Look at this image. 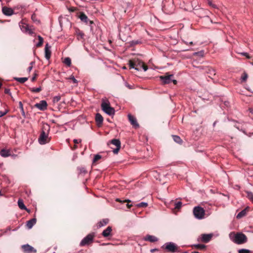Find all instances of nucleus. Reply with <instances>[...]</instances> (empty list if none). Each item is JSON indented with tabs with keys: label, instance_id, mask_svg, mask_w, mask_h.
I'll use <instances>...</instances> for the list:
<instances>
[{
	"label": "nucleus",
	"instance_id": "obj_40",
	"mask_svg": "<svg viewBox=\"0 0 253 253\" xmlns=\"http://www.w3.org/2000/svg\"><path fill=\"white\" fill-rule=\"evenodd\" d=\"M30 90L31 91H32L33 92H39L42 90V87H37V88L33 87V88H30Z\"/></svg>",
	"mask_w": 253,
	"mask_h": 253
},
{
	"label": "nucleus",
	"instance_id": "obj_42",
	"mask_svg": "<svg viewBox=\"0 0 253 253\" xmlns=\"http://www.w3.org/2000/svg\"><path fill=\"white\" fill-rule=\"evenodd\" d=\"M80 173H86L87 172L85 169L84 167L78 168Z\"/></svg>",
	"mask_w": 253,
	"mask_h": 253
},
{
	"label": "nucleus",
	"instance_id": "obj_49",
	"mask_svg": "<svg viewBox=\"0 0 253 253\" xmlns=\"http://www.w3.org/2000/svg\"><path fill=\"white\" fill-rule=\"evenodd\" d=\"M8 112V110H5L4 112L0 111V118L3 117L5 115H6Z\"/></svg>",
	"mask_w": 253,
	"mask_h": 253
},
{
	"label": "nucleus",
	"instance_id": "obj_43",
	"mask_svg": "<svg viewBox=\"0 0 253 253\" xmlns=\"http://www.w3.org/2000/svg\"><path fill=\"white\" fill-rule=\"evenodd\" d=\"M148 206L147 203L141 202L137 205L138 207H146Z\"/></svg>",
	"mask_w": 253,
	"mask_h": 253
},
{
	"label": "nucleus",
	"instance_id": "obj_15",
	"mask_svg": "<svg viewBox=\"0 0 253 253\" xmlns=\"http://www.w3.org/2000/svg\"><path fill=\"white\" fill-rule=\"evenodd\" d=\"M51 46L48 43H46L45 45V58L47 60H49L51 57V52L50 50Z\"/></svg>",
	"mask_w": 253,
	"mask_h": 253
},
{
	"label": "nucleus",
	"instance_id": "obj_37",
	"mask_svg": "<svg viewBox=\"0 0 253 253\" xmlns=\"http://www.w3.org/2000/svg\"><path fill=\"white\" fill-rule=\"evenodd\" d=\"M102 158V156L99 154H96L94 156V158L92 160V163H94L98 160H100Z\"/></svg>",
	"mask_w": 253,
	"mask_h": 253
},
{
	"label": "nucleus",
	"instance_id": "obj_61",
	"mask_svg": "<svg viewBox=\"0 0 253 253\" xmlns=\"http://www.w3.org/2000/svg\"><path fill=\"white\" fill-rule=\"evenodd\" d=\"M229 102L228 101H225L224 102V104H225V106H227L229 105Z\"/></svg>",
	"mask_w": 253,
	"mask_h": 253
},
{
	"label": "nucleus",
	"instance_id": "obj_5",
	"mask_svg": "<svg viewBox=\"0 0 253 253\" xmlns=\"http://www.w3.org/2000/svg\"><path fill=\"white\" fill-rule=\"evenodd\" d=\"M50 140V138L48 137V133L42 130L38 138V142L41 145H44L48 143Z\"/></svg>",
	"mask_w": 253,
	"mask_h": 253
},
{
	"label": "nucleus",
	"instance_id": "obj_18",
	"mask_svg": "<svg viewBox=\"0 0 253 253\" xmlns=\"http://www.w3.org/2000/svg\"><path fill=\"white\" fill-rule=\"evenodd\" d=\"M95 121L98 126L102 125L103 121V118L99 113H97L95 115Z\"/></svg>",
	"mask_w": 253,
	"mask_h": 253
},
{
	"label": "nucleus",
	"instance_id": "obj_48",
	"mask_svg": "<svg viewBox=\"0 0 253 253\" xmlns=\"http://www.w3.org/2000/svg\"><path fill=\"white\" fill-rule=\"evenodd\" d=\"M69 79L72 80L74 83L77 84L78 83V81L75 79V77L73 75L71 76L69 78Z\"/></svg>",
	"mask_w": 253,
	"mask_h": 253
},
{
	"label": "nucleus",
	"instance_id": "obj_26",
	"mask_svg": "<svg viewBox=\"0 0 253 253\" xmlns=\"http://www.w3.org/2000/svg\"><path fill=\"white\" fill-rule=\"evenodd\" d=\"M28 78L27 77H22V78L15 77V78H14V80L15 81H16L21 84L24 83L25 82H26L28 80Z\"/></svg>",
	"mask_w": 253,
	"mask_h": 253
},
{
	"label": "nucleus",
	"instance_id": "obj_4",
	"mask_svg": "<svg viewBox=\"0 0 253 253\" xmlns=\"http://www.w3.org/2000/svg\"><path fill=\"white\" fill-rule=\"evenodd\" d=\"M95 234L94 232H92L88 234L81 241L80 243V246L81 247L85 246L92 242Z\"/></svg>",
	"mask_w": 253,
	"mask_h": 253
},
{
	"label": "nucleus",
	"instance_id": "obj_13",
	"mask_svg": "<svg viewBox=\"0 0 253 253\" xmlns=\"http://www.w3.org/2000/svg\"><path fill=\"white\" fill-rule=\"evenodd\" d=\"M127 117L129 121L130 122L131 125H132L133 127H134L135 128L139 127V125L137 123L136 119L135 118V117L129 114H128Z\"/></svg>",
	"mask_w": 253,
	"mask_h": 253
},
{
	"label": "nucleus",
	"instance_id": "obj_20",
	"mask_svg": "<svg viewBox=\"0 0 253 253\" xmlns=\"http://www.w3.org/2000/svg\"><path fill=\"white\" fill-rule=\"evenodd\" d=\"M37 220L35 218H33L27 222L26 225L28 229H31L33 226L36 223Z\"/></svg>",
	"mask_w": 253,
	"mask_h": 253
},
{
	"label": "nucleus",
	"instance_id": "obj_57",
	"mask_svg": "<svg viewBox=\"0 0 253 253\" xmlns=\"http://www.w3.org/2000/svg\"><path fill=\"white\" fill-rule=\"evenodd\" d=\"M158 249L157 248L153 249L150 250L151 253H154L155 252L158 251Z\"/></svg>",
	"mask_w": 253,
	"mask_h": 253
},
{
	"label": "nucleus",
	"instance_id": "obj_32",
	"mask_svg": "<svg viewBox=\"0 0 253 253\" xmlns=\"http://www.w3.org/2000/svg\"><path fill=\"white\" fill-rule=\"evenodd\" d=\"M39 42L36 43L37 47H40L42 45L43 42V38L41 36H38Z\"/></svg>",
	"mask_w": 253,
	"mask_h": 253
},
{
	"label": "nucleus",
	"instance_id": "obj_9",
	"mask_svg": "<svg viewBox=\"0 0 253 253\" xmlns=\"http://www.w3.org/2000/svg\"><path fill=\"white\" fill-rule=\"evenodd\" d=\"M79 17L82 22L85 23L86 24L89 25L90 26L91 29L92 28L91 25L93 24V21L90 20L84 13L81 12Z\"/></svg>",
	"mask_w": 253,
	"mask_h": 253
},
{
	"label": "nucleus",
	"instance_id": "obj_8",
	"mask_svg": "<svg viewBox=\"0 0 253 253\" xmlns=\"http://www.w3.org/2000/svg\"><path fill=\"white\" fill-rule=\"evenodd\" d=\"M173 74H169V73H166L164 76H160V79L162 83L164 84H169L171 82L172 78H173Z\"/></svg>",
	"mask_w": 253,
	"mask_h": 253
},
{
	"label": "nucleus",
	"instance_id": "obj_17",
	"mask_svg": "<svg viewBox=\"0 0 253 253\" xmlns=\"http://www.w3.org/2000/svg\"><path fill=\"white\" fill-rule=\"evenodd\" d=\"M143 240L146 241H149L150 242L154 243L158 241V239L154 236L147 235L144 238Z\"/></svg>",
	"mask_w": 253,
	"mask_h": 253
},
{
	"label": "nucleus",
	"instance_id": "obj_10",
	"mask_svg": "<svg viewBox=\"0 0 253 253\" xmlns=\"http://www.w3.org/2000/svg\"><path fill=\"white\" fill-rule=\"evenodd\" d=\"M19 26L23 32L28 34L30 35H32L34 34L32 30L29 28L28 25L27 24L21 23L20 24Z\"/></svg>",
	"mask_w": 253,
	"mask_h": 253
},
{
	"label": "nucleus",
	"instance_id": "obj_36",
	"mask_svg": "<svg viewBox=\"0 0 253 253\" xmlns=\"http://www.w3.org/2000/svg\"><path fill=\"white\" fill-rule=\"evenodd\" d=\"M19 108L20 109V110L21 111L22 115L24 117H26L25 116V112H24V110L22 102L20 101L19 102Z\"/></svg>",
	"mask_w": 253,
	"mask_h": 253
},
{
	"label": "nucleus",
	"instance_id": "obj_14",
	"mask_svg": "<svg viewBox=\"0 0 253 253\" xmlns=\"http://www.w3.org/2000/svg\"><path fill=\"white\" fill-rule=\"evenodd\" d=\"M2 12L4 15L7 16H10L14 13L13 10L11 8L7 6H3L2 7Z\"/></svg>",
	"mask_w": 253,
	"mask_h": 253
},
{
	"label": "nucleus",
	"instance_id": "obj_30",
	"mask_svg": "<svg viewBox=\"0 0 253 253\" xmlns=\"http://www.w3.org/2000/svg\"><path fill=\"white\" fill-rule=\"evenodd\" d=\"M236 233H235L234 232H231L229 234V237L230 239L234 243H235V241L236 238Z\"/></svg>",
	"mask_w": 253,
	"mask_h": 253
},
{
	"label": "nucleus",
	"instance_id": "obj_38",
	"mask_svg": "<svg viewBox=\"0 0 253 253\" xmlns=\"http://www.w3.org/2000/svg\"><path fill=\"white\" fill-rule=\"evenodd\" d=\"M252 252L248 249H241L238 250V253H251Z\"/></svg>",
	"mask_w": 253,
	"mask_h": 253
},
{
	"label": "nucleus",
	"instance_id": "obj_3",
	"mask_svg": "<svg viewBox=\"0 0 253 253\" xmlns=\"http://www.w3.org/2000/svg\"><path fill=\"white\" fill-rule=\"evenodd\" d=\"M193 214L196 218L202 219L205 217V211L200 206H196L193 209Z\"/></svg>",
	"mask_w": 253,
	"mask_h": 253
},
{
	"label": "nucleus",
	"instance_id": "obj_33",
	"mask_svg": "<svg viewBox=\"0 0 253 253\" xmlns=\"http://www.w3.org/2000/svg\"><path fill=\"white\" fill-rule=\"evenodd\" d=\"M64 63L70 67L71 65V59L69 57H66L64 60Z\"/></svg>",
	"mask_w": 253,
	"mask_h": 253
},
{
	"label": "nucleus",
	"instance_id": "obj_52",
	"mask_svg": "<svg viewBox=\"0 0 253 253\" xmlns=\"http://www.w3.org/2000/svg\"><path fill=\"white\" fill-rule=\"evenodd\" d=\"M4 93L5 94H9L10 96H11V93L10 92V90L8 88H5V90H4Z\"/></svg>",
	"mask_w": 253,
	"mask_h": 253
},
{
	"label": "nucleus",
	"instance_id": "obj_56",
	"mask_svg": "<svg viewBox=\"0 0 253 253\" xmlns=\"http://www.w3.org/2000/svg\"><path fill=\"white\" fill-rule=\"evenodd\" d=\"M125 85L129 89H131L132 87H131V86L130 85H129V84H128L127 83H125Z\"/></svg>",
	"mask_w": 253,
	"mask_h": 253
},
{
	"label": "nucleus",
	"instance_id": "obj_39",
	"mask_svg": "<svg viewBox=\"0 0 253 253\" xmlns=\"http://www.w3.org/2000/svg\"><path fill=\"white\" fill-rule=\"evenodd\" d=\"M61 99V96L60 95L55 96L53 98V102L54 103H57Z\"/></svg>",
	"mask_w": 253,
	"mask_h": 253
},
{
	"label": "nucleus",
	"instance_id": "obj_31",
	"mask_svg": "<svg viewBox=\"0 0 253 253\" xmlns=\"http://www.w3.org/2000/svg\"><path fill=\"white\" fill-rule=\"evenodd\" d=\"M247 198L253 203V193L251 191H247Z\"/></svg>",
	"mask_w": 253,
	"mask_h": 253
},
{
	"label": "nucleus",
	"instance_id": "obj_44",
	"mask_svg": "<svg viewBox=\"0 0 253 253\" xmlns=\"http://www.w3.org/2000/svg\"><path fill=\"white\" fill-rule=\"evenodd\" d=\"M194 246L197 248L200 249H204L206 248V246L203 244H196L194 245Z\"/></svg>",
	"mask_w": 253,
	"mask_h": 253
},
{
	"label": "nucleus",
	"instance_id": "obj_58",
	"mask_svg": "<svg viewBox=\"0 0 253 253\" xmlns=\"http://www.w3.org/2000/svg\"><path fill=\"white\" fill-rule=\"evenodd\" d=\"M173 78H172V80H171V82H172L174 84H177V81L173 79Z\"/></svg>",
	"mask_w": 253,
	"mask_h": 253
},
{
	"label": "nucleus",
	"instance_id": "obj_46",
	"mask_svg": "<svg viewBox=\"0 0 253 253\" xmlns=\"http://www.w3.org/2000/svg\"><path fill=\"white\" fill-rule=\"evenodd\" d=\"M248 78V75L246 73H244L243 75L241 77L242 81H246Z\"/></svg>",
	"mask_w": 253,
	"mask_h": 253
},
{
	"label": "nucleus",
	"instance_id": "obj_54",
	"mask_svg": "<svg viewBox=\"0 0 253 253\" xmlns=\"http://www.w3.org/2000/svg\"><path fill=\"white\" fill-rule=\"evenodd\" d=\"M73 141H74V142L75 144H78V143H80L81 142V139H74Z\"/></svg>",
	"mask_w": 253,
	"mask_h": 253
},
{
	"label": "nucleus",
	"instance_id": "obj_63",
	"mask_svg": "<svg viewBox=\"0 0 253 253\" xmlns=\"http://www.w3.org/2000/svg\"><path fill=\"white\" fill-rule=\"evenodd\" d=\"M183 42H184L185 44L188 45L189 44V42H186V41H182Z\"/></svg>",
	"mask_w": 253,
	"mask_h": 253
},
{
	"label": "nucleus",
	"instance_id": "obj_25",
	"mask_svg": "<svg viewBox=\"0 0 253 253\" xmlns=\"http://www.w3.org/2000/svg\"><path fill=\"white\" fill-rule=\"evenodd\" d=\"M133 61L135 63V67H140L143 64V62L138 58H134Z\"/></svg>",
	"mask_w": 253,
	"mask_h": 253
},
{
	"label": "nucleus",
	"instance_id": "obj_47",
	"mask_svg": "<svg viewBox=\"0 0 253 253\" xmlns=\"http://www.w3.org/2000/svg\"><path fill=\"white\" fill-rule=\"evenodd\" d=\"M139 68H140V70L143 69L145 72L148 69V67H147V66L145 65L144 63L140 67H139Z\"/></svg>",
	"mask_w": 253,
	"mask_h": 253
},
{
	"label": "nucleus",
	"instance_id": "obj_51",
	"mask_svg": "<svg viewBox=\"0 0 253 253\" xmlns=\"http://www.w3.org/2000/svg\"><path fill=\"white\" fill-rule=\"evenodd\" d=\"M209 73L211 75H215V70L214 69H211L209 70Z\"/></svg>",
	"mask_w": 253,
	"mask_h": 253
},
{
	"label": "nucleus",
	"instance_id": "obj_19",
	"mask_svg": "<svg viewBox=\"0 0 253 253\" xmlns=\"http://www.w3.org/2000/svg\"><path fill=\"white\" fill-rule=\"evenodd\" d=\"M0 155L4 158L8 157L10 156V151L8 149H2L0 151Z\"/></svg>",
	"mask_w": 253,
	"mask_h": 253
},
{
	"label": "nucleus",
	"instance_id": "obj_28",
	"mask_svg": "<svg viewBox=\"0 0 253 253\" xmlns=\"http://www.w3.org/2000/svg\"><path fill=\"white\" fill-rule=\"evenodd\" d=\"M108 219H103L102 220L98 222V227H101L102 226H105L108 223Z\"/></svg>",
	"mask_w": 253,
	"mask_h": 253
},
{
	"label": "nucleus",
	"instance_id": "obj_50",
	"mask_svg": "<svg viewBox=\"0 0 253 253\" xmlns=\"http://www.w3.org/2000/svg\"><path fill=\"white\" fill-rule=\"evenodd\" d=\"M240 54L243 56H246L248 59L250 58V55L247 52H241Z\"/></svg>",
	"mask_w": 253,
	"mask_h": 253
},
{
	"label": "nucleus",
	"instance_id": "obj_59",
	"mask_svg": "<svg viewBox=\"0 0 253 253\" xmlns=\"http://www.w3.org/2000/svg\"><path fill=\"white\" fill-rule=\"evenodd\" d=\"M32 69H33V66H30L28 68V69H27L28 72H30Z\"/></svg>",
	"mask_w": 253,
	"mask_h": 253
},
{
	"label": "nucleus",
	"instance_id": "obj_53",
	"mask_svg": "<svg viewBox=\"0 0 253 253\" xmlns=\"http://www.w3.org/2000/svg\"><path fill=\"white\" fill-rule=\"evenodd\" d=\"M208 0V4L213 7H216V5L214 4H212V2H211V0Z\"/></svg>",
	"mask_w": 253,
	"mask_h": 253
},
{
	"label": "nucleus",
	"instance_id": "obj_62",
	"mask_svg": "<svg viewBox=\"0 0 253 253\" xmlns=\"http://www.w3.org/2000/svg\"><path fill=\"white\" fill-rule=\"evenodd\" d=\"M162 8L163 9H164L165 8V4L164 3V2L163 3Z\"/></svg>",
	"mask_w": 253,
	"mask_h": 253
},
{
	"label": "nucleus",
	"instance_id": "obj_29",
	"mask_svg": "<svg viewBox=\"0 0 253 253\" xmlns=\"http://www.w3.org/2000/svg\"><path fill=\"white\" fill-rule=\"evenodd\" d=\"M18 205L19 208L21 210L26 209V207L25 206L23 200L21 199L18 200Z\"/></svg>",
	"mask_w": 253,
	"mask_h": 253
},
{
	"label": "nucleus",
	"instance_id": "obj_6",
	"mask_svg": "<svg viewBox=\"0 0 253 253\" xmlns=\"http://www.w3.org/2000/svg\"><path fill=\"white\" fill-rule=\"evenodd\" d=\"M236 237V238L235 241V243L238 245L245 243L248 241L247 237L246 235L242 232L237 233Z\"/></svg>",
	"mask_w": 253,
	"mask_h": 253
},
{
	"label": "nucleus",
	"instance_id": "obj_41",
	"mask_svg": "<svg viewBox=\"0 0 253 253\" xmlns=\"http://www.w3.org/2000/svg\"><path fill=\"white\" fill-rule=\"evenodd\" d=\"M141 42L139 40H133L130 42V45L131 46H134L136 44H138L140 43Z\"/></svg>",
	"mask_w": 253,
	"mask_h": 253
},
{
	"label": "nucleus",
	"instance_id": "obj_27",
	"mask_svg": "<svg viewBox=\"0 0 253 253\" xmlns=\"http://www.w3.org/2000/svg\"><path fill=\"white\" fill-rule=\"evenodd\" d=\"M172 138H173V140L176 143H178V144H181L182 143V140L181 139V138L179 136L176 135H172Z\"/></svg>",
	"mask_w": 253,
	"mask_h": 253
},
{
	"label": "nucleus",
	"instance_id": "obj_1",
	"mask_svg": "<svg viewBox=\"0 0 253 253\" xmlns=\"http://www.w3.org/2000/svg\"><path fill=\"white\" fill-rule=\"evenodd\" d=\"M102 110L107 115L109 116H113L115 113L114 108L110 106V103L108 100H103L101 105Z\"/></svg>",
	"mask_w": 253,
	"mask_h": 253
},
{
	"label": "nucleus",
	"instance_id": "obj_2",
	"mask_svg": "<svg viewBox=\"0 0 253 253\" xmlns=\"http://www.w3.org/2000/svg\"><path fill=\"white\" fill-rule=\"evenodd\" d=\"M108 145L113 149L114 154H117L121 148V143L119 139H113L108 143Z\"/></svg>",
	"mask_w": 253,
	"mask_h": 253
},
{
	"label": "nucleus",
	"instance_id": "obj_16",
	"mask_svg": "<svg viewBox=\"0 0 253 253\" xmlns=\"http://www.w3.org/2000/svg\"><path fill=\"white\" fill-rule=\"evenodd\" d=\"M213 236L212 234H203L202 235V241L204 243H208Z\"/></svg>",
	"mask_w": 253,
	"mask_h": 253
},
{
	"label": "nucleus",
	"instance_id": "obj_60",
	"mask_svg": "<svg viewBox=\"0 0 253 253\" xmlns=\"http://www.w3.org/2000/svg\"><path fill=\"white\" fill-rule=\"evenodd\" d=\"M36 76H37V75L35 74V76L32 78V79H31L32 82H34L35 80V79L36 78Z\"/></svg>",
	"mask_w": 253,
	"mask_h": 253
},
{
	"label": "nucleus",
	"instance_id": "obj_64",
	"mask_svg": "<svg viewBox=\"0 0 253 253\" xmlns=\"http://www.w3.org/2000/svg\"><path fill=\"white\" fill-rule=\"evenodd\" d=\"M24 210H26L28 212H30V210L26 208V209H24Z\"/></svg>",
	"mask_w": 253,
	"mask_h": 253
},
{
	"label": "nucleus",
	"instance_id": "obj_22",
	"mask_svg": "<svg viewBox=\"0 0 253 253\" xmlns=\"http://www.w3.org/2000/svg\"><path fill=\"white\" fill-rule=\"evenodd\" d=\"M249 209V207H247L245 209L241 211L240 212H239L238 214L236 215V218L238 219H240L244 216H245L247 214V211Z\"/></svg>",
	"mask_w": 253,
	"mask_h": 253
},
{
	"label": "nucleus",
	"instance_id": "obj_7",
	"mask_svg": "<svg viewBox=\"0 0 253 253\" xmlns=\"http://www.w3.org/2000/svg\"><path fill=\"white\" fill-rule=\"evenodd\" d=\"M165 249L170 253L178 252V248L176 244L173 242H167L164 245Z\"/></svg>",
	"mask_w": 253,
	"mask_h": 253
},
{
	"label": "nucleus",
	"instance_id": "obj_35",
	"mask_svg": "<svg viewBox=\"0 0 253 253\" xmlns=\"http://www.w3.org/2000/svg\"><path fill=\"white\" fill-rule=\"evenodd\" d=\"M31 19L33 20V21L36 23V24H39L40 23V20L37 19L35 14H33L32 15Z\"/></svg>",
	"mask_w": 253,
	"mask_h": 253
},
{
	"label": "nucleus",
	"instance_id": "obj_11",
	"mask_svg": "<svg viewBox=\"0 0 253 253\" xmlns=\"http://www.w3.org/2000/svg\"><path fill=\"white\" fill-rule=\"evenodd\" d=\"M22 248L23 252L26 253H36L37 252L36 250L29 244L22 245Z\"/></svg>",
	"mask_w": 253,
	"mask_h": 253
},
{
	"label": "nucleus",
	"instance_id": "obj_34",
	"mask_svg": "<svg viewBox=\"0 0 253 253\" xmlns=\"http://www.w3.org/2000/svg\"><path fill=\"white\" fill-rule=\"evenodd\" d=\"M174 205V209L178 210L181 208L182 203L180 201L175 202Z\"/></svg>",
	"mask_w": 253,
	"mask_h": 253
},
{
	"label": "nucleus",
	"instance_id": "obj_24",
	"mask_svg": "<svg viewBox=\"0 0 253 253\" xmlns=\"http://www.w3.org/2000/svg\"><path fill=\"white\" fill-rule=\"evenodd\" d=\"M128 64L130 68L131 69H134L137 71H140V68H139V67H135V63L133 61V59L132 60H130L128 62Z\"/></svg>",
	"mask_w": 253,
	"mask_h": 253
},
{
	"label": "nucleus",
	"instance_id": "obj_45",
	"mask_svg": "<svg viewBox=\"0 0 253 253\" xmlns=\"http://www.w3.org/2000/svg\"><path fill=\"white\" fill-rule=\"evenodd\" d=\"M77 35L78 36V39L79 40V38L80 39H83L84 37V33L82 32V31H79L78 33H77Z\"/></svg>",
	"mask_w": 253,
	"mask_h": 253
},
{
	"label": "nucleus",
	"instance_id": "obj_55",
	"mask_svg": "<svg viewBox=\"0 0 253 253\" xmlns=\"http://www.w3.org/2000/svg\"><path fill=\"white\" fill-rule=\"evenodd\" d=\"M235 127L239 130H242V129L240 128V126L239 124H236L235 125Z\"/></svg>",
	"mask_w": 253,
	"mask_h": 253
},
{
	"label": "nucleus",
	"instance_id": "obj_12",
	"mask_svg": "<svg viewBox=\"0 0 253 253\" xmlns=\"http://www.w3.org/2000/svg\"><path fill=\"white\" fill-rule=\"evenodd\" d=\"M47 104L45 100H41L39 103H36L35 107L41 111H44L47 109Z\"/></svg>",
	"mask_w": 253,
	"mask_h": 253
},
{
	"label": "nucleus",
	"instance_id": "obj_21",
	"mask_svg": "<svg viewBox=\"0 0 253 253\" xmlns=\"http://www.w3.org/2000/svg\"><path fill=\"white\" fill-rule=\"evenodd\" d=\"M112 230V227L111 226H108L107 228L102 232V236L104 237H108L110 235Z\"/></svg>",
	"mask_w": 253,
	"mask_h": 253
},
{
	"label": "nucleus",
	"instance_id": "obj_23",
	"mask_svg": "<svg viewBox=\"0 0 253 253\" xmlns=\"http://www.w3.org/2000/svg\"><path fill=\"white\" fill-rule=\"evenodd\" d=\"M116 201L120 202L122 204L126 202L127 204H126V206L128 209H130L132 206V204H129V203H130L131 202V201L129 199H126L125 200L122 201L119 198H117L116 199Z\"/></svg>",
	"mask_w": 253,
	"mask_h": 253
}]
</instances>
